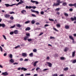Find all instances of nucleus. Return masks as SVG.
Segmentation results:
<instances>
[{"mask_svg":"<svg viewBox=\"0 0 76 76\" xmlns=\"http://www.w3.org/2000/svg\"><path fill=\"white\" fill-rule=\"evenodd\" d=\"M37 50L36 49H34L33 50V51L34 52H37Z\"/></svg>","mask_w":76,"mask_h":76,"instance_id":"603ef678","label":"nucleus"},{"mask_svg":"<svg viewBox=\"0 0 76 76\" xmlns=\"http://www.w3.org/2000/svg\"><path fill=\"white\" fill-rule=\"evenodd\" d=\"M49 59H50V57L48 56L47 57L46 59L47 60H49Z\"/></svg>","mask_w":76,"mask_h":76,"instance_id":"0e129e2a","label":"nucleus"},{"mask_svg":"<svg viewBox=\"0 0 76 76\" xmlns=\"http://www.w3.org/2000/svg\"><path fill=\"white\" fill-rule=\"evenodd\" d=\"M9 57L10 58H13V55H12V54H10V55Z\"/></svg>","mask_w":76,"mask_h":76,"instance_id":"c756f323","label":"nucleus"},{"mask_svg":"<svg viewBox=\"0 0 76 76\" xmlns=\"http://www.w3.org/2000/svg\"><path fill=\"white\" fill-rule=\"evenodd\" d=\"M7 56V53H4V56Z\"/></svg>","mask_w":76,"mask_h":76,"instance_id":"13d9d810","label":"nucleus"},{"mask_svg":"<svg viewBox=\"0 0 76 76\" xmlns=\"http://www.w3.org/2000/svg\"><path fill=\"white\" fill-rule=\"evenodd\" d=\"M62 5L64 6H65L66 5H67V3L64 2L63 4Z\"/></svg>","mask_w":76,"mask_h":76,"instance_id":"c85d7f7f","label":"nucleus"},{"mask_svg":"<svg viewBox=\"0 0 76 76\" xmlns=\"http://www.w3.org/2000/svg\"><path fill=\"white\" fill-rule=\"evenodd\" d=\"M44 12L43 11H42L40 12L41 15H44Z\"/></svg>","mask_w":76,"mask_h":76,"instance_id":"a18cd8bd","label":"nucleus"},{"mask_svg":"<svg viewBox=\"0 0 76 76\" xmlns=\"http://www.w3.org/2000/svg\"><path fill=\"white\" fill-rule=\"evenodd\" d=\"M2 26L3 28L5 27V24L4 23L3 24H0V27Z\"/></svg>","mask_w":76,"mask_h":76,"instance_id":"9b49d317","label":"nucleus"},{"mask_svg":"<svg viewBox=\"0 0 76 76\" xmlns=\"http://www.w3.org/2000/svg\"><path fill=\"white\" fill-rule=\"evenodd\" d=\"M16 26L18 27V28H20L22 26V25H20L19 24H16Z\"/></svg>","mask_w":76,"mask_h":76,"instance_id":"9d476101","label":"nucleus"},{"mask_svg":"<svg viewBox=\"0 0 76 76\" xmlns=\"http://www.w3.org/2000/svg\"><path fill=\"white\" fill-rule=\"evenodd\" d=\"M32 8L34 9H36V7L33 6L32 7Z\"/></svg>","mask_w":76,"mask_h":76,"instance_id":"69168bd1","label":"nucleus"},{"mask_svg":"<svg viewBox=\"0 0 76 76\" xmlns=\"http://www.w3.org/2000/svg\"><path fill=\"white\" fill-rule=\"evenodd\" d=\"M2 75L4 76H7V75H9V73H8L7 72H3Z\"/></svg>","mask_w":76,"mask_h":76,"instance_id":"f03ea898","label":"nucleus"},{"mask_svg":"<svg viewBox=\"0 0 76 76\" xmlns=\"http://www.w3.org/2000/svg\"><path fill=\"white\" fill-rule=\"evenodd\" d=\"M2 36L4 38V39H5V40H6L7 39H6V36L4 35H3Z\"/></svg>","mask_w":76,"mask_h":76,"instance_id":"c9c22d12","label":"nucleus"},{"mask_svg":"<svg viewBox=\"0 0 76 76\" xmlns=\"http://www.w3.org/2000/svg\"><path fill=\"white\" fill-rule=\"evenodd\" d=\"M10 17V15L9 14H6L4 15V17L6 18H9Z\"/></svg>","mask_w":76,"mask_h":76,"instance_id":"7ed1b4c3","label":"nucleus"},{"mask_svg":"<svg viewBox=\"0 0 76 76\" xmlns=\"http://www.w3.org/2000/svg\"><path fill=\"white\" fill-rule=\"evenodd\" d=\"M69 6H74V4H69Z\"/></svg>","mask_w":76,"mask_h":76,"instance_id":"f704fd0d","label":"nucleus"},{"mask_svg":"<svg viewBox=\"0 0 76 76\" xmlns=\"http://www.w3.org/2000/svg\"><path fill=\"white\" fill-rule=\"evenodd\" d=\"M72 63H76V59L74 60L72 62Z\"/></svg>","mask_w":76,"mask_h":76,"instance_id":"de8ad7c7","label":"nucleus"},{"mask_svg":"<svg viewBox=\"0 0 76 76\" xmlns=\"http://www.w3.org/2000/svg\"><path fill=\"white\" fill-rule=\"evenodd\" d=\"M31 2H32V3H35V1H33V0H31Z\"/></svg>","mask_w":76,"mask_h":76,"instance_id":"bf43d9fd","label":"nucleus"},{"mask_svg":"<svg viewBox=\"0 0 76 76\" xmlns=\"http://www.w3.org/2000/svg\"><path fill=\"white\" fill-rule=\"evenodd\" d=\"M21 70H23V71H26V70H27V69L26 68H24L23 67H22L21 68Z\"/></svg>","mask_w":76,"mask_h":76,"instance_id":"6e6552de","label":"nucleus"},{"mask_svg":"<svg viewBox=\"0 0 76 76\" xmlns=\"http://www.w3.org/2000/svg\"><path fill=\"white\" fill-rule=\"evenodd\" d=\"M24 40H25V41H26V40H27V37H24Z\"/></svg>","mask_w":76,"mask_h":76,"instance_id":"49530a36","label":"nucleus"},{"mask_svg":"<svg viewBox=\"0 0 76 76\" xmlns=\"http://www.w3.org/2000/svg\"><path fill=\"white\" fill-rule=\"evenodd\" d=\"M0 51H1V52H3V48H2V47H1V46H0Z\"/></svg>","mask_w":76,"mask_h":76,"instance_id":"cd10ccee","label":"nucleus"},{"mask_svg":"<svg viewBox=\"0 0 76 76\" xmlns=\"http://www.w3.org/2000/svg\"><path fill=\"white\" fill-rule=\"evenodd\" d=\"M20 61H23V58H20Z\"/></svg>","mask_w":76,"mask_h":76,"instance_id":"680f3d73","label":"nucleus"},{"mask_svg":"<svg viewBox=\"0 0 76 76\" xmlns=\"http://www.w3.org/2000/svg\"><path fill=\"white\" fill-rule=\"evenodd\" d=\"M74 6H75V7H76V3H75L74 4Z\"/></svg>","mask_w":76,"mask_h":76,"instance_id":"774afa93","label":"nucleus"},{"mask_svg":"<svg viewBox=\"0 0 76 76\" xmlns=\"http://www.w3.org/2000/svg\"><path fill=\"white\" fill-rule=\"evenodd\" d=\"M10 61L11 63H13L14 62V60H13V59L11 58V59L10 60Z\"/></svg>","mask_w":76,"mask_h":76,"instance_id":"aec40b11","label":"nucleus"},{"mask_svg":"<svg viewBox=\"0 0 76 76\" xmlns=\"http://www.w3.org/2000/svg\"><path fill=\"white\" fill-rule=\"evenodd\" d=\"M31 16L33 17H36V16H37L33 14H31Z\"/></svg>","mask_w":76,"mask_h":76,"instance_id":"37998d69","label":"nucleus"},{"mask_svg":"<svg viewBox=\"0 0 76 76\" xmlns=\"http://www.w3.org/2000/svg\"><path fill=\"white\" fill-rule=\"evenodd\" d=\"M43 33L42 32H41L39 34V36H40V35H42V34H43Z\"/></svg>","mask_w":76,"mask_h":76,"instance_id":"5fc2aeb1","label":"nucleus"},{"mask_svg":"<svg viewBox=\"0 0 76 76\" xmlns=\"http://www.w3.org/2000/svg\"><path fill=\"white\" fill-rule=\"evenodd\" d=\"M68 50H69V48H68L66 47L64 48V51L66 52L67 51H68Z\"/></svg>","mask_w":76,"mask_h":76,"instance_id":"dca6fc26","label":"nucleus"},{"mask_svg":"<svg viewBox=\"0 0 76 76\" xmlns=\"http://www.w3.org/2000/svg\"><path fill=\"white\" fill-rule=\"evenodd\" d=\"M35 3H36V4H39V2L37 1H35Z\"/></svg>","mask_w":76,"mask_h":76,"instance_id":"864d4df0","label":"nucleus"},{"mask_svg":"<svg viewBox=\"0 0 76 76\" xmlns=\"http://www.w3.org/2000/svg\"><path fill=\"white\" fill-rule=\"evenodd\" d=\"M29 30H31V28L29 27L26 28L25 29V31H29Z\"/></svg>","mask_w":76,"mask_h":76,"instance_id":"4468645a","label":"nucleus"},{"mask_svg":"<svg viewBox=\"0 0 76 76\" xmlns=\"http://www.w3.org/2000/svg\"><path fill=\"white\" fill-rule=\"evenodd\" d=\"M60 24H57V28H60Z\"/></svg>","mask_w":76,"mask_h":76,"instance_id":"4c0bfd02","label":"nucleus"},{"mask_svg":"<svg viewBox=\"0 0 76 76\" xmlns=\"http://www.w3.org/2000/svg\"><path fill=\"white\" fill-rule=\"evenodd\" d=\"M14 33L15 34H18V30H15L14 32Z\"/></svg>","mask_w":76,"mask_h":76,"instance_id":"a211bd4d","label":"nucleus"},{"mask_svg":"<svg viewBox=\"0 0 76 76\" xmlns=\"http://www.w3.org/2000/svg\"><path fill=\"white\" fill-rule=\"evenodd\" d=\"M38 61H35L33 64V66H36V65H37V63H38Z\"/></svg>","mask_w":76,"mask_h":76,"instance_id":"6ab92c4d","label":"nucleus"},{"mask_svg":"<svg viewBox=\"0 0 76 76\" xmlns=\"http://www.w3.org/2000/svg\"><path fill=\"white\" fill-rule=\"evenodd\" d=\"M14 34V32L13 31H11L10 33V35H13Z\"/></svg>","mask_w":76,"mask_h":76,"instance_id":"e433bc0d","label":"nucleus"},{"mask_svg":"<svg viewBox=\"0 0 76 76\" xmlns=\"http://www.w3.org/2000/svg\"><path fill=\"white\" fill-rule=\"evenodd\" d=\"M5 6H6L7 7H9V6H10V7H12V4L10 5L9 4H5Z\"/></svg>","mask_w":76,"mask_h":76,"instance_id":"0eeeda50","label":"nucleus"},{"mask_svg":"<svg viewBox=\"0 0 76 76\" xmlns=\"http://www.w3.org/2000/svg\"><path fill=\"white\" fill-rule=\"evenodd\" d=\"M13 64L14 65H15V64H18V63L15 62L13 63Z\"/></svg>","mask_w":76,"mask_h":76,"instance_id":"4d7b16f0","label":"nucleus"},{"mask_svg":"<svg viewBox=\"0 0 76 76\" xmlns=\"http://www.w3.org/2000/svg\"><path fill=\"white\" fill-rule=\"evenodd\" d=\"M69 38H70V39H72V40H73V39H74L73 37H72V36H69Z\"/></svg>","mask_w":76,"mask_h":76,"instance_id":"5701e85b","label":"nucleus"},{"mask_svg":"<svg viewBox=\"0 0 76 76\" xmlns=\"http://www.w3.org/2000/svg\"><path fill=\"white\" fill-rule=\"evenodd\" d=\"M46 63H47L48 64V65L49 67H51L52 66V64L50 62H46Z\"/></svg>","mask_w":76,"mask_h":76,"instance_id":"20e7f679","label":"nucleus"},{"mask_svg":"<svg viewBox=\"0 0 76 76\" xmlns=\"http://www.w3.org/2000/svg\"><path fill=\"white\" fill-rule=\"evenodd\" d=\"M69 11H71V12H72L73 11V9L71 8L69 9Z\"/></svg>","mask_w":76,"mask_h":76,"instance_id":"e2e57ef3","label":"nucleus"},{"mask_svg":"<svg viewBox=\"0 0 76 76\" xmlns=\"http://www.w3.org/2000/svg\"><path fill=\"white\" fill-rule=\"evenodd\" d=\"M53 29L54 31H57V30L56 29V28H54V27L53 28Z\"/></svg>","mask_w":76,"mask_h":76,"instance_id":"09e8293b","label":"nucleus"},{"mask_svg":"<svg viewBox=\"0 0 76 76\" xmlns=\"http://www.w3.org/2000/svg\"><path fill=\"white\" fill-rule=\"evenodd\" d=\"M35 21L34 20H32L31 21V23L32 24H34L35 23Z\"/></svg>","mask_w":76,"mask_h":76,"instance_id":"7c9ffc66","label":"nucleus"},{"mask_svg":"<svg viewBox=\"0 0 76 76\" xmlns=\"http://www.w3.org/2000/svg\"><path fill=\"white\" fill-rule=\"evenodd\" d=\"M50 39H55V37L51 36L50 37Z\"/></svg>","mask_w":76,"mask_h":76,"instance_id":"79ce46f5","label":"nucleus"},{"mask_svg":"<svg viewBox=\"0 0 76 76\" xmlns=\"http://www.w3.org/2000/svg\"><path fill=\"white\" fill-rule=\"evenodd\" d=\"M71 19L72 20V21H73L74 20H76V17H74V18H71Z\"/></svg>","mask_w":76,"mask_h":76,"instance_id":"ddd939ff","label":"nucleus"},{"mask_svg":"<svg viewBox=\"0 0 76 76\" xmlns=\"http://www.w3.org/2000/svg\"><path fill=\"white\" fill-rule=\"evenodd\" d=\"M61 60H64V57H62L61 58Z\"/></svg>","mask_w":76,"mask_h":76,"instance_id":"8fccbe9b","label":"nucleus"},{"mask_svg":"<svg viewBox=\"0 0 76 76\" xmlns=\"http://www.w3.org/2000/svg\"><path fill=\"white\" fill-rule=\"evenodd\" d=\"M15 26H16V25L15 24L14 26H12L10 28H14Z\"/></svg>","mask_w":76,"mask_h":76,"instance_id":"473e14b6","label":"nucleus"},{"mask_svg":"<svg viewBox=\"0 0 76 76\" xmlns=\"http://www.w3.org/2000/svg\"><path fill=\"white\" fill-rule=\"evenodd\" d=\"M49 20L50 21H52V22H53L54 21V20L53 19H49Z\"/></svg>","mask_w":76,"mask_h":76,"instance_id":"c03bdc74","label":"nucleus"},{"mask_svg":"<svg viewBox=\"0 0 76 76\" xmlns=\"http://www.w3.org/2000/svg\"><path fill=\"white\" fill-rule=\"evenodd\" d=\"M32 8V7L31 6H29V7L28 6H26V9H31Z\"/></svg>","mask_w":76,"mask_h":76,"instance_id":"2eb2a0df","label":"nucleus"},{"mask_svg":"<svg viewBox=\"0 0 76 76\" xmlns=\"http://www.w3.org/2000/svg\"><path fill=\"white\" fill-rule=\"evenodd\" d=\"M57 5H60V3H61L62 2H60V0H58L57 1Z\"/></svg>","mask_w":76,"mask_h":76,"instance_id":"f8f14e48","label":"nucleus"},{"mask_svg":"<svg viewBox=\"0 0 76 76\" xmlns=\"http://www.w3.org/2000/svg\"><path fill=\"white\" fill-rule=\"evenodd\" d=\"M72 57H74L75 56V51H74L72 52Z\"/></svg>","mask_w":76,"mask_h":76,"instance_id":"f3484780","label":"nucleus"},{"mask_svg":"<svg viewBox=\"0 0 76 76\" xmlns=\"http://www.w3.org/2000/svg\"><path fill=\"white\" fill-rule=\"evenodd\" d=\"M26 35L27 37H30V34L29 33H26Z\"/></svg>","mask_w":76,"mask_h":76,"instance_id":"2f4dec72","label":"nucleus"},{"mask_svg":"<svg viewBox=\"0 0 76 76\" xmlns=\"http://www.w3.org/2000/svg\"><path fill=\"white\" fill-rule=\"evenodd\" d=\"M18 47H20V45H19L18 46H16L15 47V49H16L17 48H18Z\"/></svg>","mask_w":76,"mask_h":76,"instance_id":"a19ab883","label":"nucleus"},{"mask_svg":"<svg viewBox=\"0 0 76 76\" xmlns=\"http://www.w3.org/2000/svg\"><path fill=\"white\" fill-rule=\"evenodd\" d=\"M26 75H27V76H29L31 75V74L29 73V74H26Z\"/></svg>","mask_w":76,"mask_h":76,"instance_id":"6e6d98bb","label":"nucleus"},{"mask_svg":"<svg viewBox=\"0 0 76 76\" xmlns=\"http://www.w3.org/2000/svg\"><path fill=\"white\" fill-rule=\"evenodd\" d=\"M9 14H15V12L12 11L10 12H9Z\"/></svg>","mask_w":76,"mask_h":76,"instance_id":"72a5a7b5","label":"nucleus"},{"mask_svg":"<svg viewBox=\"0 0 76 76\" xmlns=\"http://www.w3.org/2000/svg\"><path fill=\"white\" fill-rule=\"evenodd\" d=\"M22 55L23 57H26L27 56V54H26L25 53H22Z\"/></svg>","mask_w":76,"mask_h":76,"instance_id":"1a4fd4ad","label":"nucleus"},{"mask_svg":"<svg viewBox=\"0 0 76 76\" xmlns=\"http://www.w3.org/2000/svg\"><path fill=\"white\" fill-rule=\"evenodd\" d=\"M57 6V3H54V4L53 5V6Z\"/></svg>","mask_w":76,"mask_h":76,"instance_id":"b1692460","label":"nucleus"},{"mask_svg":"<svg viewBox=\"0 0 76 76\" xmlns=\"http://www.w3.org/2000/svg\"><path fill=\"white\" fill-rule=\"evenodd\" d=\"M64 15L65 16H69V14L66 13H65Z\"/></svg>","mask_w":76,"mask_h":76,"instance_id":"a878e982","label":"nucleus"},{"mask_svg":"<svg viewBox=\"0 0 76 76\" xmlns=\"http://www.w3.org/2000/svg\"><path fill=\"white\" fill-rule=\"evenodd\" d=\"M31 11L32 12H34V13H36L37 14H38L39 13V12L38 11H35L34 10L31 9Z\"/></svg>","mask_w":76,"mask_h":76,"instance_id":"423d86ee","label":"nucleus"},{"mask_svg":"<svg viewBox=\"0 0 76 76\" xmlns=\"http://www.w3.org/2000/svg\"><path fill=\"white\" fill-rule=\"evenodd\" d=\"M68 69H69V68L68 67H66L64 69V70L65 71H66L68 70Z\"/></svg>","mask_w":76,"mask_h":76,"instance_id":"393cba45","label":"nucleus"},{"mask_svg":"<svg viewBox=\"0 0 76 76\" xmlns=\"http://www.w3.org/2000/svg\"><path fill=\"white\" fill-rule=\"evenodd\" d=\"M30 23V21L29 20L26 21L25 22V23H26V24H27V23Z\"/></svg>","mask_w":76,"mask_h":76,"instance_id":"bb28decb","label":"nucleus"},{"mask_svg":"<svg viewBox=\"0 0 76 76\" xmlns=\"http://www.w3.org/2000/svg\"><path fill=\"white\" fill-rule=\"evenodd\" d=\"M65 28L66 29H68L69 28V26H65Z\"/></svg>","mask_w":76,"mask_h":76,"instance_id":"412c9836","label":"nucleus"},{"mask_svg":"<svg viewBox=\"0 0 76 76\" xmlns=\"http://www.w3.org/2000/svg\"><path fill=\"white\" fill-rule=\"evenodd\" d=\"M27 40L29 42H30V41H32V39H28Z\"/></svg>","mask_w":76,"mask_h":76,"instance_id":"ea45409f","label":"nucleus"},{"mask_svg":"<svg viewBox=\"0 0 76 76\" xmlns=\"http://www.w3.org/2000/svg\"><path fill=\"white\" fill-rule=\"evenodd\" d=\"M21 13L23 15H26V11L25 10H23L21 11Z\"/></svg>","mask_w":76,"mask_h":76,"instance_id":"39448f33","label":"nucleus"},{"mask_svg":"<svg viewBox=\"0 0 76 76\" xmlns=\"http://www.w3.org/2000/svg\"><path fill=\"white\" fill-rule=\"evenodd\" d=\"M20 1L19 2V3H18V4H12V6H14L15 5H16V6H18V5H19V4H22V3H24V2H23V1L22 0H20Z\"/></svg>","mask_w":76,"mask_h":76,"instance_id":"f257e3e1","label":"nucleus"},{"mask_svg":"<svg viewBox=\"0 0 76 76\" xmlns=\"http://www.w3.org/2000/svg\"><path fill=\"white\" fill-rule=\"evenodd\" d=\"M10 19H11V20H13L14 19V18H13V16H11L10 17Z\"/></svg>","mask_w":76,"mask_h":76,"instance_id":"58836bf2","label":"nucleus"},{"mask_svg":"<svg viewBox=\"0 0 76 76\" xmlns=\"http://www.w3.org/2000/svg\"><path fill=\"white\" fill-rule=\"evenodd\" d=\"M49 26V25L48 24H45L44 26V27H47V26Z\"/></svg>","mask_w":76,"mask_h":76,"instance_id":"3c124183","label":"nucleus"},{"mask_svg":"<svg viewBox=\"0 0 76 76\" xmlns=\"http://www.w3.org/2000/svg\"><path fill=\"white\" fill-rule=\"evenodd\" d=\"M53 76H57V74H54L53 75Z\"/></svg>","mask_w":76,"mask_h":76,"instance_id":"338daca9","label":"nucleus"},{"mask_svg":"<svg viewBox=\"0 0 76 76\" xmlns=\"http://www.w3.org/2000/svg\"><path fill=\"white\" fill-rule=\"evenodd\" d=\"M29 56L31 57H33V53H31L29 54Z\"/></svg>","mask_w":76,"mask_h":76,"instance_id":"4be33fe9","label":"nucleus"},{"mask_svg":"<svg viewBox=\"0 0 76 76\" xmlns=\"http://www.w3.org/2000/svg\"><path fill=\"white\" fill-rule=\"evenodd\" d=\"M39 68L37 67V68L36 69V71H37V70H39Z\"/></svg>","mask_w":76,"mask_h":76,"instance_id":"052dcab7","label":"nucleus"}]
</instances>
